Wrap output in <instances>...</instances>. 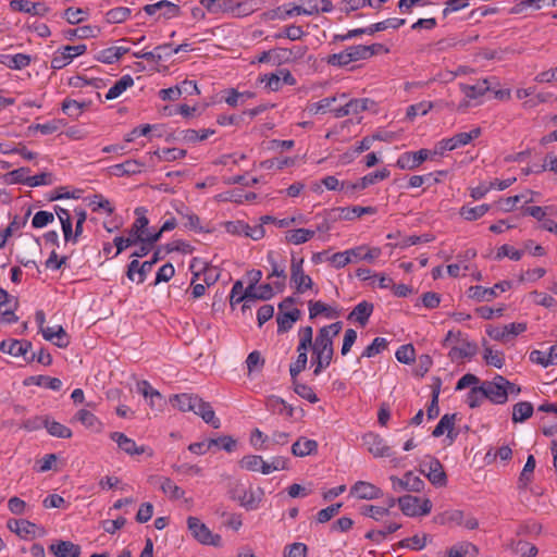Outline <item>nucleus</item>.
Masks as SVG:
<instances>
[{
  "label": "nucleus",
  "mask_w": 557,
  "mask_h": 557,
  "mask_svg": "<svg viewBox=\"0 0 557 557\" xmlns=\"http://www.w3.org/2000/svg\"><path fill=\"white\" fill-rule=\"evenodd\" d=\"M170 49V44H163V45H159L157 46L153 50L151 51H136V52H133V55L136 58V59H144V60H147V61H151V62H160L163 60V54L161 53V50H168Z\"/></svg>",
  "instance_id": "56"
},
{
  "label": "nucleus",
  "mask_w": 557,
  "mask_h": 557,
  "mask_svg": "<svg viewBox=\"0 0 557 557\" xmlns=\"http://www.w3.org/2000/svg\"><path fill=\"white\" fill-rule=\"evenodd\" d=\"M389 175H391V172L384 168L380 171L372 172V173L364 175L358 184H355L351 187L358 188V189H364L370 185H373L380 181L387 178Z\"/></svg>",
  "instance_id": "47"
},
{
  "label": "nucleus",
  "mask_w": 557,
  "mask_h": 557,
  "mask_svg": "<svg viewBox=\"0 0 557 557\" xmlns=\"http://www.w3.org/2000/svg\"><path fill=\"white\" fill-rule=\"evenodd\" d=\"M144 163L138 160H126L123 163L113 165L112 173L116 176L135 175L143 171Z\"/></svg>",
  "instance_id": "38"
},
{
  "label": "nucleus",
  "mask_w": 557,
  "mask_h": 557,
  "mask_svg": "<svg viewBox=\"0 0 557 557\" xmlns=\"http://www.w3.org/2000/svg\"><path fill=\"white\" fill-rule=\"evenodd\" d=\"M455 421H456V414L453 413V414H444L440 422L437 423V425L435 426V429L433 430L432 432V435L434 437H440L442 436L445 432H447V437L450 440V442H453L457 434H453V430H454V426H455Z\"/></svg>",
  "instance_id": "29"
},
{
  "label": "nucleus",
  "mask_w": 557,
  "mask_h": 557,
  "mask_svg": "<svg viewBox=\"0 0 557 557\" xmlns=\"http://www.w3.org/2000/svg\"><path fill=\"white\" fill-rule=\"evenodd\" d=\"M100 29L96 26L84 25L77 28H71L64 32V37L69 40L74 38L87 39L95 38L99 34Z\"/></svg>",
  "instance_id": "42"
},
{
  "label": "nucleus",
  "mask_w": 557,
  "mask_h": 557,
  "mask_svg": "<svg viewBox=\"0 0 557 557\" xmlns=\"http://www.w3.org/2000/svg\"><path fill=\"white\" fill-rule=\"evenodd\" d=\"M29 383H33L38 386H44L52 391H60L62 387V381L60 379L50 377L48 375L30 376L27 381H25L26 385Z\"/></svg>",
  "instance_id": "51"
},
{
  "label": "nucleus",
  "mask_w": 557,
  "mask_h": 557,
  "mask_svg": "<svg viewBox=\"0 0 557 557\" xmlns=\"http://www.w3.org/2000/svg\"><path fill=\"white\" fill-rule=\"evenodd\" d=\"M363 445L374 457H391L392 449L385 441L375 433H367L363 437Z\"/></svg>",
  "instance_id": "17"
},
{
  "label": "nucleus",
  "mask_w": 557,
  "mask_h": 557,
  "mask_svg": "<svg viewBox=\"0 0 557 557\" xmlns=\"http://www.w3.org/2000/svg\"><path fill=\"white\" fill-rule=\"evenodd\" d=\"M507 385H509V381L502 375H496L493 381H484L481 384L486 399L497 405L507 401Z\"/></svg>",
  "instance_id": "7"
},
{
  "label": "nucleus",
  "mask_w": 557,
  "mask_h": 557,
  "mask_svg": "<svg viewBox=\"0 0 557 557\" xmlns=\"http://www.w3.org/2000/svg\"><path fill=\"white\" fill-rule=\"evenodd\" d=\"M237 493L236 499L239 502L240 506L247 510L258 509L264 496V491L261 487L240 488L237 490Z\"/></svg>",
  "instance_id": "15"
},
{
  "label": "nucleus",
  "mask_w": 557,
  "mask_h": 557,
  "mask_svg": "<svg viewBox=\"0 0 557 557\" xmlns=\"http://www.w3.org/2000/svg\"><path fill=\"white\" fill-rule=\"evenodd\" d=\"M42 336L46 341H54V344L58 347H66L69 345V339L66 336V333L62 326H48L45 329H41Z\"/></svg>",
  "instance_id": "37"
},
{
  "label": "nucleus",
  "mask_w": 557,
  "mask_h": 557,
  "mask_svg": "<svg viewBox=\"0 0 557 557\" xmlns=\"http://www.w3.org/2000/svg\"><path fill=\"white\" fill-rule=\"evenodd\" d=\"M304 258L292 256L290 259V284L297 294H305L313 287L312 278L304 271Z\"/></svg>",
  "instance_id": "4"
},
{
  "label": "nucleus",
  "mask_w": 557,
  "mask_h": 557,
  "mask_svg": "<svg viewBox=\"0 0 557 557\" xmlns=\"http://www.w3.org/2000/svg\"><path fill=\"white\" fill-rule=\"evenodd\" d=\"M248 280V286L246 287L243 295L238 297L237 300H245V304H243V311H245L247 308H250L249 305V296H251V293L255 290V287L262 278V271L261 270H250L246 274Z\"/></svg>",
  "instance_id": "31"
},
{
  "label": "nucleus",
  "mask_w": 557,
  "mask_h": 557,
  "mask_svg": "<svg viewBox=\"0 0 557 557\" xmlns=\"http://www.w3.org/2000/svg\"><path fill=\"white\" fill-rule=\"evenodd\" d=\"M511 287V283L503 281L495 284L493 287H483L480 285L471 286L468 290L469 297L476 301H491L498 296L499 293H504Z\"/></svg>",
  "instance_id": "11"
},
{
  "label": "nucleus",
  "mask_w": 557,
  "mask_h": 557,
  "mask_svg": "<svg viewBox=\"0 0 557 557\" xmlns=\"http://www.w3.org/2000/svg\"><path fill=\"white\" fill-rule=\"evenodd\" d=\"M137 391L140 393L145 399L149 400V405L152 409L160 408L163 403V397L151 386L148 381H140L137 383Z\"/></svg>",
  "instance_id": "26"
},
{
  "label": "nucleus",
  "mask_w": 557,
  "mask_h": 557,
  "mask_svg": "<svg viewBox=\"0 0 557 557\" xmlns=\"http://www.w3.org/2000/svg\"><path fill=\"white\" fill-rule=\"evenodd\" d=\"M75 420L81 422L85 428L95 433H100L103 430V423L89 410L81 409L75 414Z\"/></svg>",
  "instance_id": "28"
},
{
  "label": "nucleus",
  "mask_w": 557,
  "mask_h": 557,
  "mask_svg": "<svg viewBox=\"0 0 557 557\" xmlns=\"http://www.w3.org/2000/svg\"><path fill=\"white\" fill-rule=\"evenodd\" d=\"M308 305L310 319H314L322 313H324L327 318H335L337 315V312L334 309L320 300H310Z\"/></svg>",
  "instance_id": "57"
},
{
  "label": "nucleus",
  "mask_w": 557,
  "mask_h": 557,
  "mask_svg": "<svg viewBox=\"0 0 557 557\" xmlns=\"http://www.w3.org/2000/svg\"><path fill=\"white\" fill-rule=\"evenodd\" d=\"M527 330V324L523 322H513L504 326H490L486 330L487 335L504 343L509 342L511 338L518 336Z\"/></svg>",
  "instance_id": "12"
},
{
  "label": "nucleus",
  "mask_w": 557,
  "mask_h": 557,
  "mask_svg": "<svg viewBox=\"0 0 557 557\" xmlns=\"http://www.w3.org/2000/svg\"><path fill=\"white\" fill-rule=\"evenodd\" d=\"M397 503L403 513L407 517L426 516L432 510V502L429 498L404 495L397 498Z\"/></svg>",
  "instance_id": "3"
},
{
  "label": "nucleus",
  "mask_w": 557,
  "mask_h": 557,
  "mask_svg": "<svg viewBox=\"0 0 557 557\" xmlns=\"http://www.w3.org/2000/svg\"><path fill=\"white\" fill-rule=\"evenodd\" d=\"M8 528L21 537H37L45 535V529L25 519L8 520Z\"/></svg>",
  "instance_id": "13"
},
{
  "label": "nucleus",
  "mask_w": 557,
  "mask_h": 557,
  "mask_svg": "<svg viewBox=\"0 0 557 557\" xmlns=\"http://www.w3.org/2000/svg\"><path fill=\"white\" fill-rule=\"evenodd\" d=\"M160 488L166 496L172 499H180L185 494L184 491L169 478L160 479Z\"/></svg>",
  "instance_id": "60"
},
{
  "label": "nucleus",
  "mask_w": 557,
  "mask_h": 557,
  "mask_svg": "<svg viewBox=\"0 0 557 557\" xmlns=\"http://www.w3.org/2000/svg\"><path fill=\"white\" fill-rule=\"evenodd\" d=\"M318 450V443L314 440L300 437L292 445V454L296 457H306L315 454Z\"/></svg>",
  "instance_id": "34"
},
{
  "label": "nucleus",
  "mask_w": 557,
  "mask_h": 557,
  "mask_svg": "<svg viewBox=\"0 0 557 557\" xmlns=\"http://www.w3.org/2000/svg\"><path fill=\"white\" fill-rule=\"evenodd\" d=\"M2 64L11 70H22L30 64V57L25 53L3 55Z\"/></svg>",
  "instance_id": "45"
},
{
  "label": "nucleus",
  "mask_w": 557,
  "mask_h": 557,
  "mask_svg": "<svg viewBox=\"0 0 557 557\" xmlns=\"http://www.w3.org/2000/svg\"><path fill=\"white\" fill-rule=\"evenodd\" d=\"M532 196H533L532 191H527V193L521 194V195H516V196H511V197H507L505 199H502L499 201L500 209L504 212H510V211H512L515 209L517 203H519L520 201H523L524 203L532 202L533 201Z\"/></svg>",
  "instance_id": "48"
},
{
  "label": "nucleus",
  "mask_w": 557,
  "mask_h": 557,
  "mask_svg": "<svg viewBox=\"0 0 557 557\" xmlns=\"http://www.w3.org/2000/svg\"><path fill=\"white\" fill-rule=\"evenodd\" d=\"M201 3L212 13H232L234 12L235 1L233 0H202Z\"/></svg>",
  "instance_id": "46"
},
{
  "label": "nucleus",
  "mask_w": 557,
  "mask_h": 557,
  "mask_svg": "<svg viewBox=\"0 0 557 557\" xmlns=\"http://www.w3.org/2000/svg\"><path fill=\"white\" fill-rule=\"evenodd\" d=\"M381 47L382 45L380 44H374L370 46L357 45L348 47L347 50L349 52V57L351 58V62H356L372 57Z\"/></svg>",
  "instance_id": "32"
},
{
  "label": "nucleus",
  "mask_w": 557,
  "mask_h": 557,
  "mask_svg": "<svg viewBox=\"0 0 557 557\" xmlns=\"http://www.w3.org/2000/svg\"><path fill=\"white\" fill-rule=\"evenodd\" d=\"M342 327V322L325 325L319 330L314 342L312 341L311 360L314 366V375H319L331 364L334 355L333 339L339 334Z\"/></svg>",
  "instance_id": "1"
},
{
  "label": "nucleus",
  "mask_w": 557,
  "mask_h": 557,
  "mask_svg": "<svg viewBox=\"0 0 557 557\" xmlns=\"http://www.w3.org/2000/svg\"><path fill=\"white\" fill-rule=\"evenodd\" d=\"M143 11L149 15L153 16L156 21L161 18L171 20L180 16L181 8L168 0H160L152 4H146L143 8Z\"/></svg>",
  "instance_id": "9"
},
{
  "label": "nucleus",
  "mask_w": 557,
  "mask_h": 557,
  "mask_svg": "<svg viewBox=\"0 0 557 557\" xmlns=\"http://www.w3.org/2000/svg\"><path fill=\"white\" fill-rule=\"evenodd\" d=\"M86 50V45L62 47L53 53L51 59V67L54 70H61L69 65L74 58L84 54Z\"/></svg>",
  "instance_id": "10"
},
{
  "label": "nucleus",
  "mask_w": 557,
  "mask_h": 557,
  "mask_svg": "<svg viewBox=\"0 0 557 557\" xmlns=\"http://www.w3.org/2000/svg\"><path fill=\"white\" fill-rule=\"evenodd\" d=\"M239 465L243 469L264 474L265 461L261 456L247 455L242 458Z\"/></svg>",
  "instance_id": "49"
},
{
  "label": "nucleus",
  "mask_w": 557,
  "mask_h": 557,
  "mask_svg": "<svg viewBox=\"0 0 557 557\" xmlns=\"http://www.w3.org/2000/svg\"><path fill=\"white\" fill-rule=\"evenodd\" d=\"M90 104V102L86 101H77L74 99L66 98L62 102V111L64 114H66L69 117L76 120L78 119L83 111Z\"/></svg>",
  "instance_id": "39"
},
{
  "label": "nucleus",
  "mask_w": 557,
  "mask_h": 557,
  "mask_svg": "<svg viewBox=\"0 0 557 557\" xmlns=\"http://www.w3.org/2000/svg\"><path fill=\"white\" fill-rule=\"evenodd\" d=\"M350 495L359 499H377L383 496V492L376 485L367 481H357L350 487Z\"/></svg>",
  "instance_id": "18"
},
{
  "label": "nucleus",
  "mask_w": 557,
  "mask_h": 557,
  "mask_svg": "<svg viewBox=\"0 0 557 557\" xmlns=\"http://www.w3.org/2000/svg\"><path fill=\"white\" fill-rule=\"evenodd\" d=\"M275 286L273 284H261L259 286L255 287V290L251 293V296H249V302L255 301L257 299L259 300H269L271 299L275 294Z\"/></svg>",
  "instance_id": "61"
},
{
  "label": "nucleus",
  "mask_w": 557,
  "mask_h": 557,
  "mask_svg": "<svg viewBox=\"0 0 557 557\" xmlns=\"http://www.w3.org/2000/svg\"><path fill=\"white\" fill-rule=\"evenodd\" d=\"M10 8L13 11L24 12L32 15L45 16L50 8L44 2H32L29 0H12Z\"/></svg>",
  "instance_id": "22"
},
{
  "label": "nucleus",
  "mask_w": 557,
  "mask_h": 557,
  "mask_svg": "<svg viewBox=\"0 0 557 557\" xmlns=\"http://www.w3.org/2000/svg\"><path fill=\"white\" fill-rule=\"evenodd\" d=\"M478 346L475 343L470 342L467 336L457 344L453 345L448 351V357L451 361L459 362L466 358H471L476 354Z\"/></svg>",
  "instance_id": "21"
},
{
  "label": "nucleus",
  "mask_w": 557,
  "mask_h": 557,
  "mask_svg": "<svg viewBox=\"0 0 557 557\" xmlns=\"http://www.w3.org/2000/svg\"><path fill=\"white\" fill-rule=\"evenodd\" d=\"M42 426L46 428L47 432L51 436H54L58 438H70V437H72V434H73L71 429L67 428L66 425H64L58 421L50 420L48 418H45V420H42Z\"/></svg>",
  "instance_id": "41"
},
{
  "label": "nucleus",
  "mask_w": 557,
  "mask_h": 557,
  "mask_svg": "<svg viewBox=\"0 0 557 557\" xmlns=\"http://www.w3.org/2000/svg\"><path fill=\"white\" fill-rule=\"evenodd\" d=\"M490 205L483 203L476 207L462 206L459 214L467 221H475L485 215L490 210Z\"/></svg>",
  "instance_id": "50"
},
{
  "label": "nucleus",
  "mask_w": 557,
  "mask_h": 557,
  "mask_svg": "<svg viewBox=\"0 0 557 557\" xmlns=\"http://www.w3.org/2000/svg\"><path fill=\"white\" fill-rule=\"evenodd\" d=\"M267 261L271 267V272L268 275V278L273 276L278 277L280 280L274 282V286L277 293H283L285 289V281H286V271H285V262L284 260L278 261L277 255L274 251H269L267 255Z\"/></svg>",
  "instance_id": "16"
},
{
  "label": "nucleus",
  "mask_w": 557,
  "mask_h": 557,
  "mask_svg": "<svg viewBox=\"0 0 557 557\" xmlns=\"http://www.w3.org/2000/svg\"><path fill=\"white\" fill-rule=\"evenodd\" d=\"M435 103L432 101H421L414 104H411L407 108L406 117L409 121H413V119L418 115H426L432 109H434Z\"/></svg>",
  "instance_id": "58"
},
{
  "label": "nucleus",
  "mask_w": 557,
  "mask_h": 557,
  "mask_svg": "<svg viewBox=\"0 0 557 557\" xmlns=\"http://www.w3.org/2000/svg\"><path fill=\"white\" fill-rule=\"evenodd\" d=\"M347 110H349L348 114H359L363 111H367L374 104V102L368 98L360 99H350L346 102Z\"/></svg>",
  "instance_id": "63"
},
{
  "label": "nucleus",
  "mask_w": 557,
  "mask_h": 557,
  "mask_svg": "<svg viewBox=\"0 0 557 557\" xmlns=\"http://www.w3.org/2000/svg\"><path fill=\"white\" fill-rule=\"evenodd\" d=\"M256 97V94L253 91H238L234 88L227 89L225 91L224 101L233 108L244 106L249 99H252Z\"/></svg>",
  "instance_id": "35"
},
{
  "label": "nucleus",
  "mask_w": 557,
  "mask_h": 557,
  "mask_svg": "<svg viewBox=\"0 0 557 557\" xmlns=\"http://www.w3.org/2000/svg\"><path fill=\"white\" fill-rule=\"evenodd\" d=\"M372 312L373 305L371 302L363 300L354 308V310L349 313L348 319L355 320L361 326H364L368 323Z\"/></svg>",
  "instance_id": "33"
},
{
  "label": "nucleus",
  "mask_w": 557,
  "mask_h": 557,
  "mask_svg": "<svg viewBox=\"0 0 557 557\" xmlns=\"http://www.w3.org/2000/svg\"><path fill=\"white\" fill-rule=\"evenodd\" d=\"M488 79H480L474 84L459 83V89L469 100H478L490 90Z\"/></svg>",
  "instance_id": "24"
},
{
  "label": "nucleus",
  "mask_w": 557,
  "mask_h": 557,
  "mask_svg": "<svg viewBox=\"0 0 557 557\" xmlns=\"http://www.w3.org/2000/svg\"><path fill=\"white\" fill-rule=\"evenodd\" d=\"M299 335V343L297 346V352L298 354H307L308 349H312V336H313V329L311 326H304L300 327L298 331Z\"/></svg>",
  "instance_id": "55"
},
{
  "label": "nucleus",
  "mask_w": 557,
  "mask_h": 557,
  "mask_svg": "<svg viewBox=\"0 0 557 557\" xmlns=\"http://www.w3.org/2000/svg\"><path fill=\"white\" fill-rule=\"evenodd\" d=\"M170 403L173 407H176L178 410L186 412L196 410V404H198V396L193 394H180L174 395L170 398Z\"/></svg>",
  "instance_id": "30"
},
{
  "label": "nucleus",
  "mask_w": 557,
  "mask_h": 557,
  "mask_svg": "<svg viewBox=\"0 0 557 557\" xmlns=\"http://www.w3.org/2000/svg\"><path fill=\"white\" fill-rule=\"evenodd\" d=\"M196 410L194 412L200 416L206 423L211 424L214 429L220 428V420L215 417V413L209 403L203 401L198 397V404H196Z\"/></svg>",
  "instance_id": "36"
},
{
  "label": "nucleus",
  "mask_w": 557,
  "mask_h": 557,
  "mask_svg": "<svg viewBox=\"0 0 557 557\" xmlns=\"http://www.w3.org/2000/svg\"><path fill=\"white\" fill-rule=\"evenodd\" d=\"M533 414V406L529 401L517 403L512 407V421L515 423L523 422Z\"/></svg>",
  "instance_id": "53"
},
{
  "label": "nucleus",
  "mask_w": 557,
  "mask_h": 557,
  "mask_svg": "<svg viewBox=\"0 0 557 557\" xmlns=\"http://www.w3.org/2000/svg\"><path fill=\"white\" fill-rule=\"evenodd\" d=\"M534 469H535V458L533 455H530L527 459V462H525V465L520 473L519 480H518L519 488H527V486L529 485V483L532 480V474L534 472Z\"/></svg>",
  "instance_id": "59"
},
{
  "label": "nucleus",
  "mask_w": 557,
  "mask_h": 557,
  "mask_svg": "<svg viewBox=\"0 0 557 557\" xmlns=\"http://www.w3.org/2000/svg\"><path fill=\"white\" fill-rule=\"evenodd\" d=\"M481 135V128L476 127L466 133H458L450 138H444L440 140L434 148L433 154H444L446 151H453L459 147L468 145L472 139L478 138Z\"/></svg>",
  "instance_id": "5"
},
{
  "label": "nucleus",
  "mask_w": 557,
  "mask_h": 557,
  "mask_svg": "<svg viewBox=\"0 0 557 557\" xmlns=\"http://www.w3.org/2000/svg\"><path fill=\"white\" fill-rule=\"evenodd\" d=\"M261 0H244L239 2H235V8L233 15L234 16H247L255 11L259 10L261 7Z\"/></svg>",
  "instance_id": "52"
},
{
  "label": "nucleus",
  "mask_w": 557,
  "mask_h": 557,
  "mask_svg": "<svg viewBox=\"0 0 557 557\" xmlns=\"http://www.w3.org/2000/svg\"><path fill=\"white\" fill-rule=\"evenodd\" d=\"M147 210L143 207L135 209L136 220L133 223L131 230L128 231L127 237L116 236L113 239V243L116 247V253H121L127 247L134 246L139 240H143L144 237L149 234L147 232V226L149 224V220L146 216Z\"/></svg>",
  "instance_id": "2"
},
{
  "label": "nucleus",
  "mask_w": 557,
  "mask_h": 557,
  "mask_svg": "<svg viewBox=\"0 0 557 557\" xmlns=\"http://www.w3.org/2000/svg\"><path fill=\"white\" fill-rule=\"evenodd\" d=\"M55 557H79L81 547L70 541H58L49 546Z\"/></svg>",
  "instance_id": "25"
},
{
  "label": "nucleus",
  "mask_w": 557,
  "mask_h": 557,
  "mask_svg": "<svg viewBox=\"0 0 557 557\" xmlns=\"http://www.w3.org/2000/svg\"><path fill=\"white\" fill-rule=\"evenodd\" d=\"M315 235V231L309 228H295L285 233V240L293 245H301L309 242Z\"/></svg>",
  "instance_id": "40"
},
{
  "label": "nucleus",
  "mask_w": 557,
  "mask_h": 557,
  "mask_svg": "<svg viewBox=\"0 0 557 557\" xmlns=\"http://www.w3.org/2000/svg\"><path fill=\"white\" fill-rule=\"evenodd\" d=\"M360 511L363 516L372 518L375 521H381L384 517L391 516L388 508H384L383 506L363 505Z\"/></svg>",
  "instance_id": "62"
},
{
  "label": "nucleus",
  "mask_w": 557,
  "mask_h": 557,
  "mask_svg": "<svg viewBox=\"0 0 557 557\" xmlns=\"http://www.w3.org/2000/svg\"><path fill=\"white\" fill-rule=\"evenodd\" d=\"M32 348V343L28 341L18 339H4L0 343V351L3 354L11 355L13 357H25L28 350Z\"/></svg>",
  "instance_id": "23"
},
{
  "label": "nucleus",
  "mask_w": 557,
  "mask_h": 557,
  "mask_svg": "<svg viewBox=\"0 0 557 557\" xmlns=\"http://www.w3.org/2000/svg\"><path fill=\"white\" fill-rule=\"evenodd\" d=\"M423 473L429 481L435 486H445L447 483L446 474L438 459L431 457L429 462L423 465Z\"/></svg>",
  "instance_id": "19"
},
{
  "label": "nucleus",
  "mask_w": 557,
  "mask_h": 557,
  "mask_svg": "<svg viewBox=\"0 0 557 557\" xmlns=\"http://www.w3.org/2000/svg\"><path fill=\"white\" fill-rule=\"evenodd\" d=\"M300 315L301 311L297 308L288 311H280L276 317L277 332L285 333L289 331L294 323L299 320Z\"/></svg>",
  "instance_id": "27"
},
{
  "label": "nucleus",
  "mask_w": 557,
  "mask_h": 557,
  "mask_svg": "<svg viewBox=\"0 0 557 557\" xmlns=\"http://www.w3.org/2000/svg\"><path fill=\"white\" fill-rule=\"evenodd\" d=\"M428 149L418 151H407L399 156L396 165L401 170H414L419 168L430 157Z\"/></svg>",
  "instance_id": "14"
},
{
  "label": "nucleus",
  "mask_w": 557,
  "mask_h": 557,
  "mask_svg": "<svg viewBox=\"0 0 557 557\" xmlns=\"http://www.w3.org/2000/svg\"><path fill=\"white\" fill-rule=\"evenodd\" d=\"M507 547L521 557H534L537 554V548L533 544L522 540L511 541Z\"/></svg>",
  "instance_id": "43"
},
{
  "label": "nucleus",
  "mask_w": 557,
  "mask_h": 557,
  "mask_svg": "<svg viewBox=\"0 0 557 557\" xmlns=\"http://www.w3.org/2000/svg\"><path fill=\"white\" fill-rule=\"evenodd\" d=\"M132 10L126 7H117L106 13V21L109 24H120L129 18Z\"/></svg>",
  "instance_id": "54"
},
{
  "label": "nucleus",
  "mask_w": 557,
  "mask_h": 557,
  "mask_svg": "<svg viewBox=\"0 0 557 557\" xmlns=\"http://www.w3.org/2000/svg\"><path fill=\"white\" fill-rule=\"evenodd\" d=\"M259 82L264 85L268 91H278L283 85H296V78L287 69H277L273 73L263 74L259 77Z\"/></svg>",
  "instance_id": "8"
},
{
  "label": "nucleus",
  "mask_w": 557,
  "mask_h": 557,
  "mask_svg": "<svg viewBox=\"0 0 557 557\" xmlns=\"http://www.w3.org/2000/svg\"><path fill=\"white\" fill-rule=\"evenodd\" d=\"M388 345V342L384 337H375L373 342L366 347L363 350L361 357L372 358L380 352H382L384 349H386Z\"/></svg>",
  "instance_id": "64"
},
{
  "label": "nucleus",
  "mask_w": 557,
  "mask_h": 557,
  "mask_svg": "<svg viewBox=\"0 0 557 557\" xmlns=\"http://www.w3.org/2000/svg\"><path fill=\"white\" fill-rule=\"evenodd\" d=\"M188 530L193 536L203 545L221 546L222 537L219 534H214L210 529L196 517H189L187 519Z\"/></svg>",
  "instance_id": "6"
},
{
  "label": "nucleus",
  "mask_w": 557,
  "mask_h": 557,
  "mask_svg": "<svg viewBox=\"0 0 557 557\" xmlns=\"http://www.w3.org/2000/svg\"><path fill=\"white\" fill-rule=\"evenodd\" d=\"M134 85V78L126 74L122 76L114 85L108 90L106 95L107 100H113L120 97L127 88Z\"/></svg>",
  "instance_id": "44"
},
{
  "label": "nucleus",
  "mask_w": 557,
  "mask_h": 557,
  "mask_svg": "<svg viewBox=\"0 0 557 557\" xmlns=\"http://www.w3.org/2000/svg\"><path fill=\"white\" fill-rule=\"evenodd\" d=\"M110 438L116 443L117 447L129 456L141 455L147 451L146 446H138L136 442L122 432H112Z\"/></svg>",
  "instance_id": "20"
}]
</instances>
